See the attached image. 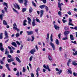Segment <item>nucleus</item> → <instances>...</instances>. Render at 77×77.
<instances>
[{"mask_svg": "<svg viewBox=\"0 0 77 77\" xmlns=\"http://www.w3.org/2000/svg\"><path fill=\"white\" fill-rule=\"evenodd\" d=\"M50 44L51 46L53 48V50H55V46L54 45V44L52 42H50Z\"/></svg>", "mask_w": 77, "mask_h": 77, "instance_id": "9", "label": "nucleus"}, {"mask_svg": "<svg viewBox=\"0 0 77 77\" xmlns=\"http://www.w3.org/2000/svg\"><path fill=\"white\" fill-rule=\"evenodd\" d=\"M9 64H6L5 65V66L9 71H11V70L10 69L9 67Z\"/></svg>", "mask_w": 77, "mask_h": 77, "instance_id": "19", "label": "nucleus"}, {"mask_svg": "<svg viewBox=\"0 0 77 77\" xmlns=\"http://www.w3.org/2000/svg\"><path fill=\"white\" fill-rule=\"evenodd\" d=\"M48 59L49 60H50V61H51V60H52V58L51 57L49 54H48Z\"/></svg>", "mask_w": 77, "mask_h": 77, "instance_id": "15", "label": "nucleus"}, {"mask_svg": "<svg viewBox=\"0 0 77 77\" xmlns=\"http://www.w3.org/2000/svg\"><path fill=\"white\" fill-rule=\"evenodd\" d=\"M14 8H15V9H18L19 10L20 9V6L17 3H15L14 4Z\"/></svg>", "mask_w": 77, "mask_h": 77, "instance_id": "5", "label": "nucleus"}, {"mask_svg": "<svg viewBox=\"0 0 77 77\" xmlns=\"http://www.w3.org/2000/svg\"><path fill=\"white\" fill-rule=\"evenodd\" d=\"M43 67L46 69H48L49 71H51V70L50 69V67H49L48 65H47L46 66L45 64H44L43 65Z\"/></svg>", "mask_w": 77, "mask_h": 77, "instance_id": "4", "label": "nucleus"}, {"mask_svg": "<svg viewBox=\"0 0 77 77\" xmlns=\"http://www.w3.org/2000/svg\"><path fill=\"white\" fill-rule=\"evenodd\" d=\"M8 57H9V58H10V59H12V58H13L11 56V55L9 54H8Z\"/></svg>", "mask_w": 77, "mask_h": 77, "instance_id": "42", "label": "nucleus"}, {"mask_svg": "<svg viewBox=\"0 0 77 77\" xmlns=\"http://www.w3.org/2000/svg\"><path fill=\"white\" fill-rule=\"evenodd\" d=\"M45 5H40L39 6V8L41 9H43V8H45Z\"/></svg>", "mask_w": 77, "mask_h": 77, "instance_id": "25", "label": "nucleus"}, {"mask_svg": "<svg viewBox=\"0 0 77 77\" xmlns=\"http://www.w3.org/2000/svg\"><path fill=\"white\" fill-rule=\"evenodd\" d=\"M0 63L1 64H2V65H3V62L2 61V60H0Z\"/></svg>", "mask_w": 77, "mask_h": 77, "instance_id": "62", "label": "nucleus"}, {"mask_svg": "<svg viewBox=\"0 0 77 77\" xmlns=\"http://www.w3.org/2000/svg\"><path fill=\"white\" fill-rule=\"evenodd\" d=\"M26 70L25 69V68L24 67H23V69L22 72H26Z\"/></svg>", "mask_w": 77, "mask_h": 77, "instance_id": "40", "label": "nucleus"}, {"mask_svg": "<svg viewBox=\"0 0 77 77\" xmlns=\"http://www.w3.org/2000/svg\"><path fill=\"white\" fill-rule=\"evenodd\" d=\"M72 61V60H71V59H69L68 60V62L67 63V65L68 66H69V64L71 63V61Z\"/></svg>", "mask_w": 77, "mask_h": 77, "instance_id": "10", "label": "nucleus"}, {"mask_svg": "<svg viewBox=\"0 0 77 77\" xmlns=\"http://www.w3.org/2000/svg\"><path fill=\"white\" fill-rule=\"evenodd\" d=\"M26 8H23L22 9V12H25L26 11Z\"/></svg>", "mask_w": 77, "mask_h": 77, "instance_id": "37", "label": "nucleus"}, {"mask_svg": "<svg viewBox=\"0 0 77 77\" xmlns=\"http://www.w3.org/2000/svg\"><path fill=\"white\" fill-rule=\"evenodd\" d=\"M0 49L1 51H3V50H4V48H3L2 47H1L0 48Z\"/></svg>", "mask_w": 77, "mask_h": 77, "instance_id": "51", "label": "nucleus"}, {"mask_svg": "<svg viewBox=\"0 0 77 77\" xmlns=\"http://www.w3.org/2000/svg\"><path fill=\"white\" fill-rule=\"evenodd\" d=\"M13 26H14L13 27L14 29L16 30L17 32H19L20 31V29L17 28V26L15 23H14L13 24Z\"/></svg>", "mask_w": 77, "mask_h": 77, "instance_id": "1", "label": "nucleus"}, {"mask_svg": "<svg viewBox=\"0 0 77 77\" xmlns=\"http://www.w3.org/2000/svg\"><path fill=\"white\" fill-rule=\"evenodd\" d=\"M3 38V33L1 32L0 34V39H2Z\"/></svg>", "mask_w": 77, "mask_h": 77, "instance_id": "29", "label": "nucleus"}, {"mask_svg": "<svg viewBox=\"0 0 77 77\" xmlns=\"http://www.w3.org/2000/svg\"><path fill=\"white\" fill-rule=\"evenodd\" d=\"M55 70L57 71H58L57 73V74H59V75L61 74V73H62V70L59 69L57 68H55Z\"/></svg>", "mask_w": 77, "mask_h": 77, "instance_id": "2", "label": "nucleus"}, {"mask_svg": "<svg viewBox=\"0 0 77 77\" xmlns=\"http://www.w3.org/2000/svg\"><path fill=\"white\" fill-rule=\"evenodd\" d=\"M58 14L59 16H61L62 15L61 13V11H59L58 13Z\"/></svg>", "mask_w": 77, "mask_h": 77, "instance_id": "43", "label": "nucleus"}, {"mask_svg": "<svg viewBox=\"0 0 77 77\" xmlns=\"http://www.w3.org/2000/svg\"><path fill=\"white\" fill-rule=\"evenodd\" d=\"M67 14L69 15H71V11H69L67 12Z\"/></svg>", "mask_w": 77, "mask_h": 77, "instance_id": "59", "label": "nucleus"}, {"mask_svg": "<svg viewBox=\"0 0 77 77\" xmlns=\"http://www.w3.org/2000/svg\"><path fill=\"white\" fill-rule=\"evenodd\" d=\"M72 22H69L68 24L69 26H74V25L73 24H72Z\"/></svg>", "mask_w": 77, "mask_h": 77, "instance_id": "34", "label": "nucleus"}, {"mask_svg": "<svg viewBox=\"0 0 77 77\" xmlns=\"http://www.w3.org/2000/svg\"><path fill=\"white\" fill-rule=\"evenodd\" d=\"M65 35H68L69 33V31H65L64 33Z\"/></svg>", "mask_w": 77, "mask_h": 77, "instance_id": "27", "label": "nucleus"}, {"mask_svg": "<svg viewBox=\"0 0 77 77\" xmlns=\"http://www.w3.org/2000/svg\"><path fill=\"white\" fill-rule=\"evenodd\" d=\"M55 43L56 44H57V45H59V40H58V39H56V40L55 41Z\"/></svg>", "mask_w": 77, "mask_h": 77, "instance_id": "28", "label": "nucleus"}, {"mask_svg": "<svg viewBox=\"0 0 77 77\" xmlns=\"http://www.w3.org/2000/svg\"><path fill=\"white\" fill-rule=\"evenodd\" d=\"M32 26L34 27L35 26H36V23H35V19L34 18H33L32 22Z\"/></svg>", "mask_w": 77, "mask_h": 77, "instance_id": "8", "label": "nucleus"}, {"mask_svg": "<svg viewBox=\"0 0 77 77\" xmlns=\"http://www.w3.org/2000/svg\"><path fill=\"white\" fill-rule=\"evenodd\" d=\"M36 49H35V48H34V49L31 50L30 53L32 54H33L34 53H35V52H36Z\"/></svg>", "mask_w": 77, "mask_h": 77, "instance_id": "7", "label": "nucleus"}, {"mask_svg": "<svg viewBox=\"0 0 77 77\" xmlns=\"http://www.w3.org/2000/svg\"><path fill=\"white\" fill-rule=\"evenodd\" d=\"M35 48L37 51L38 50V45H36L35 46Z\"/></svg>", "mask_w": 77, "mask_h": 77, "instance_id": "56", "label": "nucleus"}, {"mask_svg": "<svg viewBox=\"0 0 77 77\" xmlns=\"http://www.w3.org/2000/svg\"><path fill=\"white\" fill-rule=\"evenodd\" d=\"M26 33L27 34V35H31L33 33V32L32 31H26Z\"/></svg>", "mask_w": 77, "mask_h": 77, "instance_id": "6", "label": "nucleus"}, {"mask_svg": "<svg viewBox=\"0 0 77 77\" xmlns=\"http://www.w3.org/2000/svg\"><path fill=\"white\" fill-rule=\"evenodd\" d=\"M15 58L16 60H17V61L18 62H19V63H20L21 62V61H20V59L19 58L16 57Z\"/></svg>", "mask_w": 77, "mask_h": 77, "instance_id": "17", "label": "nucleus"}, {"mask_svg": "<svg viewBox=\"0 0 77 77\" xmlns=\"http://www.w3.org/2000/svg\"><path fill=\"white\" fill-rule=\"evenodd\" d=\"M4 16V15H3V14L0 15V18L1 19V20H3V17Z\"/></svg>", "mask_w": 77, "mask_h": 77, "instance_id": "31", "label": "nucleus"}, {"mask_svg": "<svg viewBox=\"0 0 77 77\" xmlns=\"http://www.w3.org/2000/svg\"><path fill=\"white\" fill-rule=\"evenodd\" d=\"M10 52L11 53H14V51H13V50H10Z\"/></svg>", "mask_w": 77, "mask_h": 77, "instance_id": "58", "label": "nucleus"}, {"mask_svg": "<svg viewBox=\"0 0 77 77\" xmlns=\"http://www.w3.org/2000/svg\"><path fill=\"white\" fill-rule=\"evenodd\" d=\"M11 45H13L15 47H17V44H16V43L15 42H13L11 43Z\"/></svg>", "mask_w": 77, "mask_h": 77, "instance_id": "18", "label": "nucleus"}, {"mask_svg": "<svg viewBox=\"0 0 77 77\" xmlns=\"http://www.w3.org/2000/svg\"><path fill=\"white\" fill-rule=\"evenodd\" d=\"M3 24H4V25H7L8 24L7 22H6L5 20H3Z\"/></svg>", "mask_w": 77, "mask_h": 77, "instance_id": "23", "label": "nucleus"}, {"mask_svg": "<svg viewBox=\"0 0 77 77\" xmlns=\"http://www.w3.org/2000/svg\"><path fill=\"white\" fill-rule=\"evenodd\" d=\"M68 37L67 36H66V37L64 38H62V40H66L67 39H68Z\"/></svg>", "mask_w": 77, "mask_h": 77, "instance_id": "41", "label": "nucleus"}, {"mask_svg": "<svg viewBox=\"0 0 77 77\" xmlns=\"http://www.w3.org/2000/svg\"><path fill=\"white\" fill-rule=\"evenodd\" d=\"M47 38H46V39H47V40H48V39H49V34H47Z\"/></svg>", "mask_w": 77, "mask_h": 77, "instance_id": "45", "label": "nucleus"}, {"mask_svg": "<svg viewBox=\"0 0 77 77\" xmlns=\"http://www.w3.org/2000/svg\"><path fill=\"white\" fill-rule=\"evenodd\" d=\"M41 71V69H40V68L39 67H38L36 70V74L37 75V77L39 76V72L38 71Z\"/></svg>", "mask_w": 77, "mask_h": 77, "instance_id": "3", "label": "nucleus"}, {"mask_svg": "<svg viewBox=\"0 0 77 77\" xmlns=\"http://www.w3.org/2000/svg\"><path fill=\"white\" fill-rule=\"evenodd\" d=\"M13 10L14 11V12H15V13H16L17 14H19V13H18V12L15 9V8H13Z\"/></svg>", "mask_w": 77, "mask_h": 77, "instance_id": "22", "label": "nucleus"}, {"mask_svg": "<svg viewBox=\"0 0 77 77\" xmlns=\"http://www.w3.org/2000/svg\"><path fill=\"white\" fill-rule=\"evenodd\" d=\"M31 77H34V75L33 73H31Z\"/></svg>", "mask_w": 77, "mask_h": 77, "instance_id": "64", "label": "nucleus"}, {"mask_svg": "<svg viewBox=\"0 0 77 77\" xmlns=\"http://www.w3.org/2000/svg\"><path fill=\"white\" fill-rule=\"evenodd\" d=\"M5 36L7 38H9V36L8 35V32L6 31H5Z\"/></svg>", "mask_w": 77, "mask_h": 77, "instance_id": "20", "label": "nucleus"}, {"mask_svg": "<svg viewBox=\"0 0 77 77\" xmlns=\"http://www.w3.org/2000/svg\"><path fill=\"white\" fill-rule=\"evenodd\" d=\"M19 2L20 3H23V0H18Z\"/></svg>", "mask_w": 77, "mask_h": 77, "instance_id": "52", "label": "nucleus"}, {"mask_svg": "<svg viewBox=\"0 0 77 77\" xmlns=\"http://www.w3.org/2000/svg\"><path fill=\"white\" fill-rule=\"evenodd\" d=\"M44 10H41L40 11L41 14L40 17H41V18L42 17V15H43V14H44Z\"/></svg>", "mask_w": 77, "mask_h": 77, "instance_id": "11", "label": "nucleus"}, {"mask_svg": "<svg viewBox=\"0 0 77 77\" xmlns=\"http://www.w3.org/2000/svg\"><path fill=\"white\" fill-rule=\"evenodd\" d=\"M16 43L17 44V45H20V43L19 42L17 41L16 42Z\"/></svg>", "mask_w": 77, "mask_h": 77, "instance_id": "55", "label": "nucleus"}, {"mask_svg": "<svg viewBox=\"0 0 77 77\" xmlns=\"http://www.w3.org/2000/svg\"><path fill=\"white\" fill-rule=\"evenodd\" d=\"M27 23L26 20H25L23 22V26H27V23Z\"/></svg>", "mask_w": 77, "mask_h": 77, "instance_id": "21", "label": "nucleus"}, {"mask_svg": "<svg viewBox=\"0 0 77 77\" xmlns=\"http://www.w3.org/2000/svg\"><path fill=\"white\" fill-rule=\"evenodd\" d=\"M76 62H77L76 61H73L72 63V64L73 65L76 66V65H77V63H76Z\"/></svg>", "mask_w": 77, "mask_h": 77, "instance_id": "16", "label": "nucleus"}, {"mask_svg": "<svg viewBox=\"0 0 77 77\" xmlns=\"http://www.w3.org/2000/svg\"><path fill=\"white\" fill-rule=\"evenodd\" d=\"M32 3L34 6L35 7H36V4H35V2H33V1H32Z\"/></svg>", "mask_w": 77, "mask_h": 77, "instance_id": "38", "label": "nucleus"}, {"mask_svg": "<svg viewBox=\"0 0 77 77\" xmlns=\"http://www.w3.org/2000/svg\"><path fill=\"white\" fill-rule=\"evenodd\" d=\"M73 75L74 76L76 77L77 76V73H75V72H73Z\"/></svg>", "mask_w": 77, "mask_h": 77, "instance_id": "61", "label": "nucleus"}, {"mask_svg": "<svg viewBox=\"0 0 77 77\" xmlns=\"http://www.w3.org/2000/svg\"><path fill=\"white\" fill-rule=\"evenodd\" d=\"M13 70H14V71H16L17 70V69L15 68H14Z\"/></svg>", "mask_w": 77, "mask_h": 77, "instance_id": "63", "label": "nucleus"}, {"mask_svg": "<svg viewBox=\"0 0 77 77\" xmlns=\"http://www.w3.org/2000/svg\"><path fill=\"white\" fill-rule=\"evenodd\" d=\"M16 75H17V76H18V77L19 76V72H17V74H16Z\"/></svg>", "mask_w": 77, "mask_h": 77, "instance_id": "60", "label": "nucleus"}, {"mask_svg": "<svg viewBox=\"0 0 77 77\" xmlns=\"http://www.w3.org/2000/svg\"><path fill=\"white\" fill-rule=\"evenodd\" d=\"M24 2L25 3L24 4V5L25 6H26V5H27V3L28 1H27V0H24Z\"/></svg>", "mask_w": 77, "mask_h": 77, "instance_id": "33", "label": "nucleus"}, {"mask_svg": "<svg viewBox=\"0 0 77 77\" xmlns=\"http://www.w3.org/2000/svg\"><path fill=\"white\" fill-rule=\"evenodd\" d=\"M71 42L72 43H73V44H77V42H76V41H74V42L71 41Z\"/></svg>", "mask_w": 77, "mask_h": 77, "instance_id": "53", "label": "nucleus"}, {"mask_svg": "<svg viewBox=\"0 0 77 77\" xmlns=\"http://www.w3.org/2000/svg\"><path fill=\"white\" fill-rule=\"evenodd\" d=\"M32 38V39L31 40L32 42H33V41H34V39H35V38H34V36H31Z\"/></svg>", "mask_w": 77, "mask_h": 77, "instance_id": "46", "label": "nucleus"}, {"mask_svg": "<svg viewBox=\"0 0 77 77\" xmlns=\"http://www.w3.org/2000/svg\"><path fill=\"white\" fill-rule=\"evenodd\" d=\"M32 59H33V56H31L29 58V61H32Z\"/></svg>", "mask_w": 77, "mask_h": 77, "instance_id": "47", "label": "nucleus"}, {"mask_svg": "<svg viewBox=\"0 0 77 77\" xmlns=\"http://www.w3.org/2000/svg\"><path fill=\"white\" fill-rule=\"evenodd\" d=\"M3 5H5V6H6L7 7V8H8V4H7V3L6 2L3 3Z\"/></svg>", "mask_w": 77, "mask_h": 77, "instance_id": "35", "label": "nucleus"}, {"mask_svg": "<svg viewBox=\"0 0 77 77\" xmlns=\"http://www.w3.org/2000/svg\"><path fill=\"white\" fill-rule=\"evenodd\" d=\"M73 54L74 56H76V55H77V51H75V53H73Z\"/></svg>", "mask_w": 77, "mask_h": 77, "instance_id": "49", "label": "nucleus"}, {"mask_svg": "<svg viewBox=\"0 0 77 77\" xmlns=\"http://www.w3.org/2000/svg\"><path fill=\"white\" fill-rule=\"evenodd\" d=\"M27 20H28L29 21H32V20H31V19H30V17H27Z\"/></svg>", "mask_w": 77, "mask_h": 77, "instance_id": "48", "label": "nucleus"}, {"mask_svg": "<svg viewBox=\"0 0 77 77\" xmlns=\"http://www.w3.org/2000/svg\"><path fill=\"white\" fill-rule=\"evenodd\" d=\"M35 20L36 21H37V22H38V23H41V22H40V21L39 20V19L38 18L36 19Z\"/></svg>", "mask_w": 77, "mask_h": 77, "instance_id": "44", "label": "nucleus"}, {"mask_svg": "<svg viewBox=\"0 0 77 77\" xmlns=\"http://www.w3.org/2000/svg\"><path fill=\"white\" fill-rule=\"evenodd\" d=\"M54 27L56 30H59V27L57 26L56 24H54Z\"/></svg>", "mask_w": 77, "mask_h": 77, "instance_id": "13", "label": "nucleus"}, {"mask_svg": "<svg viewBox=\"0 0 77 77\" xmlns=\"http://www.w3.org/2000/svg\"><path fill=\"white\" fill-rule=\"evenodd\" d=\"M50 40L51 42H53V35L51 34L50 37Z\"/></svg>", "mask_w": 77, "mask_h": 77, "instance_id": "26", "label": "nucleus"}, {"mask_svg": "<svg viewBox=\"0 0 77 77\" xmlns=\"http://www.w3.org/2000/svg\"><path fill=\"white\" fill-rule=\"evenodd\" d=\"M45 8L46 11V12H48V8L47 7V6L45 5Z\"/></svg>", "mask_w": 77, "mask_h": 77, "instance_id": "32", "label": "nucleus"}, {"mask_svg": "<svg viewBox=\"0 0 77 77\" xmlns=\"http://www.w3.org/2000/svg\"><path fill=\"white\" fill-rule=\"evenodd\" d=\"M19 36H20V33L17 32L16 34V37L17 38V37H19Z\"/></svg>", "mask_w": 77, "mask_h": 77, "instance_id": "36", "label": "nucleus"}, {"mask_svg": "<svg viewBox=\"0 0 77 77\" xmlns=\"http://www.w3.org/2000/svg\"><path fill=\"white\" fill-rule=\"evenodd\" d=\"M62 21H63V23H65L67 21L66 20H65L63 19H62Z\"/></svg>", "mask_w": 77, "mask_h": 77, "instance_id": "54", "label": "nucleus"}, {"mask_svg": "<svg viewBox=\"0 0 77 77\" xmlns=\"http://www.w3.org/2000/svg\"><path fill=\"white\" fill-rule=\"evenodd\" d=\"M70 38L71 40H74V36H73V35H70Z\"/></svg>", "mask_w": 77, "mask_h": 77, "instance_id": "14", "label": "nucleus"}, {"mask_svg": "<svg viewBox=\"0 0 77 77\" xmlns=\"http://www.w3.org/2000/svg\"><path fill=\"white\" fill-rule=\"evenodd\" d=\"M42 2L43 3H44L45 4L46 3V0H43Z\"/></svg>", "mask_w": 77, "mask_h": 77, "instance_id": "57", "label": "nucleus"}, {"mask_svg": "<svg viewBox=\"0 0 77 77\" xmlns=\"http://www.w3.org/2000/svg\"><path fill=\"white\" fill-rule=\"evenodd\" d=\"M58 8H61V4H60V2H59V3H58Z\"/></svg>", "mask_w": 77, "mask_h": 77, "instance_id": "39", "label": "nucleus"}, {"mask_svg": "<svg viewBox=\"0 0 77 77\" xmlns=\"http://www.w3.org/2000/svg\"><path fill=\"white\" fill-rule=\"evenodd\" d=\"M68 72L70 73V74H72V71L69 69H67Z\"/></svg>", "mask_w": 77, "mask_h": 77, "instance_id": "50", "label": "nucleus"}, {"mask_svg": "<svg viewBox=\"0 0 77 77\" xmlns=\"http://www.w3.org/2000/svg\"><path fill=\"white\" fill-rule=\"evenodd\" d=\"M11 58L12 59H8L7 60L9 63H11V61H14V58Z\"/></svg>", "mask_w": 77, "mask_h": 77, "instance_id": "12", "label": "nucleus"}, {"mask_svg": "<svg viewBox=\"0 0 77 77\" xmlns=\"http://www.w3.org/2000/svg\"><path fill=\"white\" fill-rule=\"evenodd\" d=\"M9 53V52L8 51V49H6L5 52V54H8Z\"/></svg>", "mask_w": 77, "mask_h": 77, "instance_id": "24", "label": "nucleus"}, {"mask_svg": "<svg viewBox=\"0 0 77 77\" xmlns=\"http://www.w3.org/2000/svg\"><path fill=\"white\" fill-rule=\"evenodd\" d=\"M33 11V9L31 7H30L29 9V13H31Z\"/></svg>", "mask_w": 77, "mask_h": 77, "instance_id": "30", "label": "nucleus"}]
</instances>
